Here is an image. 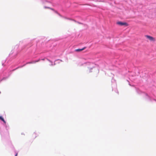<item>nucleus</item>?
<instances>
[{"mask_svg":"<svg viewBox=\"0 0 156 156\" xmlns=\"http://www.w3.org/2000/svg\"><path fill=\"white\" fill-rule=\"evenodd\" d=\"M40 61V59H38L37 60L33 61L32 62H31L30 63H36L37 62H39Z\"/></svg>","mask_w":156,"mask_h":156,"instance_id":"obj_4","label":"nucleus"},{"mask_svg":"<svg viewBox=\"0 0 156 156\" xmlns=\"http://www.w3.org/2000/svg\"><path fill=\"white\" fill-rule=\"evenodd\" d=\"M86 48V47H84L82 49H76L75 50V51H77V52L80 51H81L84 50Z\"/></svg>","mask_w":156,"mask_h":156,"instance_id":"obj_3","label":"nucleus"},{"mask_svg":"<svg viewBox=\"0 0 156 156\" xmlns=\"http://www.w3.org/2000/svg\"><path fill=\"white\" fill-rule=\"evenodd\" d=\"M42 60H44V59H42Z\"/></svg>","mask_w":156,"mask_h":156,"instance_id":"obj_9","label":"nucleus"},{"mask_svg":"<svg viewBox=\"0 0 156 156\" xmlns=\"http://www.w3.org/2000/svg\"><path fill=\"white\" fill-rule=\"evenodd\" d=\"M0 119L2 121H3L5 123V121L2 116H0Z\"/></svg>","mask_w":156,"mask_h":156,"instance_id":"obj_5","label":"nucleus"},{"mask_svg":"<svg viewBox=\"0 0 156 156\" xmlns=\"http://www.w3.org/2000/svg\"><path fill=\"white\" fill-rule=\"evenodd\" d=\"M17 154H16L15 155V156H17Z\"/></svg>","mask_w":156,"mask_h":156,"instance_id":"obj_8","label":"nucleus"},{"mask_svg":"<svg viewBox=\"0 0 156 156\" xmlns=\"http://www.w3.org/2000/svg\"><path fill=\"white\" fill-rule=\"evenodd\" d=\"M117 24L118 25L123 26L125 25L126 26H128V24L126 22H118L117 23Z\"/></svg>","mask_w":156,"mask_h":156,"instance_id":"obj_2","label":"nucleus"},{"mask_svg":"<svg viewBox=\"0 0 156 156\" xmlns=\"http://www.w3.org/2000/svg\"><path fill=\"white\" fill-rule=\"evenodd\" d=\"M78 23L79 24H83V23H80V22H76Z\"/></svg>","mask_w":156,"mask_h":156,"instance_id":"obj_6","label":"nucleus"},{"mask_svg":"<svg viewBox=\"0 0 156 156\" xmlns=\"http://www.w3.org/2000/svg\"><path fill=\"white\" fill-rule=\"evenodd\" d=\"M44 8H48V9H50V7H45H45H44Z\"/></svg>","mask_w":156,"mask_h":156,"instance_id":"obj_7","label":"nucleus"},{"mask_svg":"<svg viewBox=\"0 0 156 156\" xmlns=\"http://www.w3.org/2000/svg\"><path fill=\"white\" fill-rule=\"evenodd\" d=\"M145 36L151 41H155V38L152 37L148 35H146Z\"/></svg>","mask_w":156,"mask_h":156,"instance_id":"obj_1","label":"nucleus"}]
</instances>
